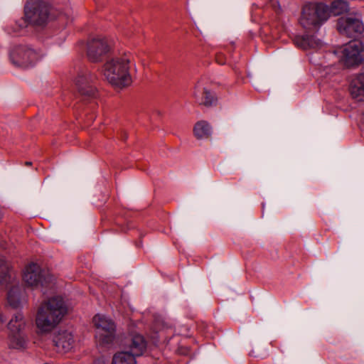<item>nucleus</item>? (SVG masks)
I'll return each instance as SVG.
<instances>
[{
  "mask_svg": "<svg viewBox=\"0 0 364 364\" xmlns=\"http://www.w3.org/2000/svg\"><path fill=\"white\" fill-rule=\"evenodd\" d=\"M27 165H30L31 164V162H27L26 163Z\"/></svg>",
  "mask_w": 364,
  "mask_h": 364,
  "instance_id": "a878e982",
  "label": "nucleus"
},
{
  "mask_svg": "<svg viewBox=\"0 0 364 364\" xmlns=\"http://www.w3.org/2000/svg\"><path fill=\"white\" fill-rule=\"evenodd\" d=\"M41 58L40 53L26 45L13 46L9 50L11 63L22 68L33 67Z\"/></svg>",
  "mask_w": 364,
  "mask_h": 364,
  "instance_id": "39448f33",
  "label": "nucleus"
},
{
  "mask_svg": "<svg viewBox=\"0 0 364 364\" xmlns=\"http://www.w3.org/2000/svg\"><path fill=\"white\" fill-rule=\"evenodd\" d=\"M92 77L90 75H80L76 80V85L78 92L84 96L94 97L96 95V89L91 85Z\"/></svg>",
  "mask_w": 364,
  "mask_h": 364,
  "instance_id": "4468645a",
  "label": "nucleus"
},
{
  "mask_svg": "<svg viewBox=\"0 0 364 364\" xmlns=\"http://www.w3.org/2000/svg\"><path fill=\"white\" fill-rule=\"evenodd\" d=\"M337 26L341 34L349 38L356 37L364 31L363 23L358 16L341 17Z\"/></svg>",
  "mask_w": 364,
  "mask_h": 364,
  "instance_id": "1a4fd4ad",
  "label": "nucleus"
},
{
  "mask_svg": "<svg viewBox=\"0 0 364 364\" xmlns=\"http://www.w3.org/2000/svg\"><path fill=\"white\" fill-rule=\"evenodd\" d=\"M53 343L58 351L67 352L73 347V336L68 331H60L54 336Z\"/></svg>",
  "mask_w": 364,
  "mask_h": 364,
  "instance_id": "f8f14e48",
  "label": "nucleus"
},
{
  "mask_svg": "<svg viewBox=\"0 0 364 364\" xmlns=\"http://www.w3.org/2000/svg\"><path fill=\"white\" fill-rule=\"evenodd\" d=\"M349 6L347 1L344 0H336L332 2L331 6L328 9V16L332 14L333 16H338L347 11Z\"/></svg>",
  "mask_w": 364,
  "mask_h": 364,
  "instance_id": "6ab92c4d",
  "label": "nucleus"
},
{
  "mask_svg": "<svg viewBox=\"0 0 364 364\" xmlns=\"http://www.w3.org/2000/svg\"><path fill=\"white\" fill-rule=\"evenodd\" d=\"M212 127L204 120L198 122L193 127V134L197 139H208L212 135Z\"/></svg>",
  "mask_w": 364,
  "mask_h": 364,
  "instance_id": "dca6fc26",
  "label": "nucleus"
},
{
  "mask_svg": "<svg viewBox=\"0 0 364 364\" xmlns=\"http://www.w3.org/2000/svg\"><path fill=\"white\" fill-rule=\"evenodd\" d=\"M154 326L156 329L158 330L162 329L164 328H167L169 326L167 322L166 321V318L161 315L155 317Z\"/></svg>",
  "mask_w": 364,
  "mask_h": 364,
  "instance_id": "b1692460",
  "label": "nucleus"
},
{
  "mask_svg": "<svg viewBox=\"0 0 364 364\" xmlns=\"http://www.w3.org/2000/svg\"><path fill=\"white\" fill-rule=\"evenodd\" d=\"M217 103V98L215 96L214 93L210 92L206 88L203 89V97L200 102L201 105H203L205 107H211L215 105Z\"/></svg>",
  "mask_w": 364,
  "mask_h": 364,
  "instance_id": "4be33fe9",
  "label": "nucleus"
},
{
  "mask_svg": "<svg viewBox=\"0 0 364 364\" xmlns=\"http://www.w3.org/2000/svg\"><path fill=\"white\" fill-rule=\"evenodd\" d=\"M294 43L302 49L320 48L323 45V42L321 40L309 34L295 37Z\"/></svg>",
  "mask_w": 364,
  "mask_h": 364,
  "instance_id": "ddd939ff",
  "label": "nucleus"
},
{
  "mask_svg": "<svg viewBox=\"0 0 364 364\" xmlns=\"http://www.w3.org/2000/svg\"><path fill=\"white\" fill-rule=\"evenodd\" d=\"M5 321H6V318L1 313H0V323H4Z\"/></svg>",
  "mask_w": 364,
  "mask_h": 364,
  "instance_id": "393cba45",
  "label": "nucleus"
},
{
  "mask_svg": "<svg viewBox=\"0 0 364 364\" xmlns=\"http://www.w3.org/2000/svg\"><path fill=\"white\" fill-rule=\"evenodd\" d=\"M94 325L96 328V338L102 345L112 343L115 338L116 326L114 321L104 314L94 316Z\"/></svg>",
  "mask_w": 364,
  "mask_h": 364,
  "instance_id": "423d86ee",
  "label": "nucleus"
},
{
  "mask_svg": "<svg viewBox=\"0 0 364 364\" xmlns=\"http://www.w3.org/2000/svg\"><path fill=\"white\" fill-rule=\"evenodd\" d=\"M110 50L111 44L107 38L104 36L95 37L87 43V58L93 63L101 61Z\"/></svg>",
  "mask_w": 364,
  "mask_h": 364,
  "instance_id": "6e6552de",
  "label": "nucleus"
},
{
  "mask_svg": "<svg viewBox=\"0 0 364 364\" xmlns=\"http://www.w3.org/2000/svg\"><path fill=\"white\" fill-rule=\"evenodd\" d=\"M146 348V342L142 336L136 334L128 338L124 346V351H128L133 357L141 355Z\"/></svg>",
  "mask_w": 364,
  "mask_h": 364,
  "instance_id": "9b49d317",
  "label": "nucleus"
},
{
  "mask_svg": "<svg viewBox=\"0 0 364 364\" xmlns=\"http://www.w3.org/2000/svg\"><path fill=\"white\" fill-rule=\"evenodd\" d=\"M26 325L24 316L21 312L16 313L8 323V328L11 332H19Z\"/></svg>",
  "mask_w": 364,
  "mask_h": 364,
  "instance_id": "a211bd4d",
  "label": "nucleus"
},
{
  "mask_svg": "<svg viewBox=\"0 0 364 364\" xmlns=\"http://www.w3.org/2000/svg\"><path fill=\"white\" fill-rule=\"evenodd\" d=\"M328 18L327 6L323 4H309L303 8L300 23L304 28L314 31Z\"/></svg>",
  "mask_w": 364,
  "mask_h": 364,
  "instance_id": "20e7f679",
  "label": "nucleus"
},
{
  "mask_svg": "<svg viewBox=\"0 0 364 364\" xmlns=\"http://www.w3.org/2000/svg\"><path fill=\"white\" fill-rule=\"evenodd\" d=\"M54 18L50 6L41 0H31L26 3L24 8V19L18 24V28L15 32L26 26L27 23L43 26Z\"/></svg>",
  "mask_w": 364,
  "mask_h": 364,
  "instance_id": "7ed1b4c3",
  "label": "nucleus"
},
{
  "mask_svg": "<svg viewBox=\"0 0 364 364\" xmlns=\"http://www.w3.org/2000/svg\"><path fill=\"white\" fill-rule=\"evenodd\" d=\"M23 279L28 286L33 289L47 287L52 281L50 274L35 263H31L26 267Z\"/></svg>",
  "mask_w": 364,
  "mask_h": 364,
  "instance_id": "0eeeda50",
  "label": "nucleus"
},
{
  "mask_svg": "<svg viewBox=\"0 0 364 364\" xmlns=\"http://www.w3.org/2000/svg\"><path fill=\"white\" fill-rule=\"evenodd\" d=\"M8 302L14 308H17L21 304L20 288L18 287H12L8 292Z\"/></svg>",
  "mask_w": 364,
  "mask_h": 364,
  "instance_id": "412c9836",
  "label": "nucleus"
},
{
  "mask_svg": "<svg viewBox=\"0 0 364 364\" xmlns=\"http://www.w3.org/2000/svg\"><path fill=\"white\" fill-rule=\"evenodd\" d=\"M112 364H136L135 358L129 355L128 351H121L114 354Z\"/></svg>",
  "mask_w": 364,
  "mask_h": 364,
  "instance_id": "aec40b11",
  "label": "nucleus"
},
{
  "mask_svg": "<svg viewBox=\"0 0 364 364\" xmlns=\"http://www.w3.org/2000/svg\"><path fill=\"white\" fill-rule=\"evenodd\" d=\"M67 313V305L60 296H53L43 301L40 305L36 317L38 330L44 333L50 332Z\"/></svg>",
  "mask_w": 364,
  "mask_h": 364,
  "instance_id": "f257e3e1",
  "label": "nucleus"
},
{
  "mask_svg": "<svg viewBox=\"0 0 364 364\" xmlns=\"http://www.w3.org/2000/svg\"><path fill=\"white\" fill-rule=\"evenodd\" d=\"M130 68L131 60L128 55H113L107 58L102 73L110 84L117 87H123L131 83Z\"/></svg>",
  "mask_w": 364,
  "mask_h": 364,
  "instance_id": "f03ea898",
  "label": "nucleus"
},
{
  "mask_svg": "<svg viewBox=\"0 0 364 364\" xmlns=\"http://www.w3.org/2000/svg\"><path fill=\"white\" fill-rule=\"evenodd\" d=\"M10 277L8 263L0 259V283L7 282Z\"/></svg>",
  "mask_w": 364,
  "mask_h": 364,
  "instance_id": "5701e85b",
  "label": "nucleus"
},
{
  "mask_svg": "<svg viewBox=\"0 0 364 364\" xmlns=\"http://www.w3.org/2000/svg\"><path fill=\"white\" fill-rule=\"evenodd\" d=\"M364 46L358 41H350L343 50L342 61L347 67L358 65L363 60Z\"/></svg>",
  "mask_w": 364,
  "mask_h": 364,
  "instance_id": "9d476101",
  "label": "nucleus"
},
{
  "mask_svg": "<svg viewBox=\"0 0 364 364\" xmlns=\"http://www.w3.org/2000/svg\"><path fill=\"white\" fill-rule=\"evenodd\" d=\"M9 346L11 348L23 350L28 346V338L21 331L11 332Z\"/></svg>",
  "mask_w": 364,
  "mask_h": 364,
  "instance_id": "f3484780",
  "label": "nucleus"
},
{
  "mask_svg": "<svg viewBox=\"0 0 364 364\" xmlns=\"http://www.w3.org/2000/svg\"><path fill=\"white\" fill-rule=\"evenodd\" d=\"M350 94L358 101L364 100V73L359 74L350 85Z\"/></svg>",
  "mask_w": 364,
  "mask_h": 364,
  "instance_id": "2eb2a0df",
  "label": "nucleus"
}]
</instances>
